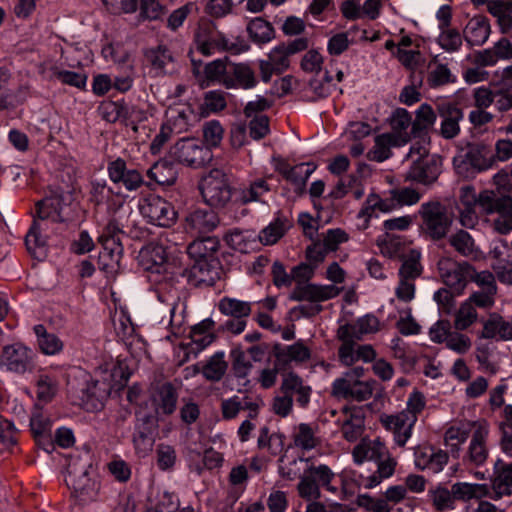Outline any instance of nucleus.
<instances>
[{"mask_svg": "<svg viewBox=\"0 0 512 512\" xmlns=\"http://www.w3.org/2000/svg\"><path fill=\"white\" fill-rule=\"evenodd\" d=\"M138 262L154 276L153 281L159 283L155 294L168 310L169 325L179 330L184 321V304L181 302L179 290L168 282H174L184 275L183 256L167 250L163 245L149 243L139 251Z\"/></svg>", "mask_w": 512, "mask_h": 512, "instance_id": "1", "label": "nucleus"}, {"mask_svg": "<svg viewBox=\"0 0 512 512\" xmlns=\"http://www.w3.org/2000/svg\"><path fill=\"white\" fill-rule=\"evenodd\" d=\"M130 377L127 366L117 363L111 370L110 380H95L83 370H76L69 381V392L73 400L87 411L93 412L103 407L112 389L122 388Z\"/></svg>", "mask_w": 512, "mask_h": 512, "instance_id": "2", "label": "nucleus"}, {"mask_svg": "<svg viewBox=\"0 0 512 512\" xmlns=\"http://www.w3.org/2000/svg\"><path fill=\"white\" fill-rule=\"evenodd\" d=\"M63 457L66 469L65 482L73 496L81 504L96 501L100 492V482L91 473L93 459L90 450H73Z\"/></svg>", "mask_w": 512, "mask_h": 512, "instance_id": "3", "label": "nucleus"}, {"mask_svg": "<svg viewBox=\"0 0 512 512\" xmlns=\"http://www.w3.org/2000/svg\"><path fill=\"white\" fill-rule=\"evenodd\" d=\"M345 277V271L337 262H333L326 270V278L333 284L299 283L291 292L290 299L312 303L333 299L341 293L336 284L343 283Z\"/></svg>", "mask_w": 512, "mask_h": 512, "instance_id": "4", "label": "nucleus"}, {"mask_svg": "<svg viewBox=\"0 0 512 512\" xmlns=\"http://www.w3.org/2000/svg\"><path fill=\"white\" fill-rule=\"evenodd\" d=\"M363 367H354L337 377L331 385V394L337 399L362 402L370 399L374 392L375 381L364 379Z\"/></svg>", "mask_w": 512, "mask_h": 512, "instance_id": "5", "label": "nucleus"}, {"mask_svg": "<svg viewBox=\"0 0 512 512\" xmlns=\"http://www.w3.org/2000/svg\"><path fill=\"white\" fill-rule=\"evenodd\" d=\"M412 164L406 173V179L420 184L429 185L436 181L440 174L439 159L429 154L425 144L414 143L407 154Z\"/></svg>", "mask_w": 512, "mask_h": 512, "instance_id": "6", "label": "nucleus"}, {"mask_svg": "<svg viewBox=\"0 0 512 512\" xmlns=\"http://www.w3.org/2000/svg\"><path fill=\"white\" fill-rule=\"evenodd\" d=\"M494 164L493 152L483 143L470 146L466 153L459 154L453 159L456 173L464 178H472L477 173L491 169Z\"/></svg>", "mask_w": 512, "mask_h": 512, "instance_id": "7", "label": "nucleus"}, {"mask_svg": "<svg viewBox=\"0 0 512 512\" xmlns=\"http://www.w3.org/2000/svg\"><path fill=\"white\" fill-rule=\"evenodd\" d=\"M204 202L214 208L224 207L231 199V188L227 175L221 169H212L199 183Z\"/></svg>", "mask_w": 512, "mask_h": 512, "instance_id": "8", "label": "nucleus"}, {"mask_svg": "<svg viewBox=\"0 0 512 512\" xmlns=\"http://www.w3.org/2000/svg\"><path fill=\"white\" fill-rule=\"evenodd\" d=\"M171 157L180 164L198 168L209 163L213 157L211 150L196 138H182L170 149Z\"/></svg>", "mask_w": 512, "mask_h": 512, "instance_id": "9", "label": "nucleus"}, {"mask_svg": "<svg viewBox=\"0 0 512 512\" xmlns=\"http://www.w3.org/2000/svg\"><path fill=\"white\" fill-rule=\"evenodd\" d=\"M353 460L356 464L373 461L377 465L376 473L367 478L366 488L378 486L382 480L391 477L396 469L397 461L388 452L381 450H352Z\"/></svg>", "mask_w": 512, "mask_h": 512, "instance_id": "10", "label": "nucleus"}, {"mask_svg": "<svg viewBox=\"0 0 512 512\" xmlns=\"http://www.w3.org/2000/svg\"><path fill=\"white\" fill-rule=\"evenodd\" d=\"M34 358V351L23 343L5 345L0 351V367L12 373L24 374L33 369Z\"/></svg>", "mask_w": 512, "mask_h": 512, "instance_id": "11", "label": "nucleus"}, {"mask_svg": "<svg viewBox=\"0 0 512 512\" xmlns=\"http://www.w3.org/2000/svg\"><path fill=\"white\" fill-rule=\"evenodd\" d=\"M419 213L423 220L424 230L433 239L443 238L452 224V217L444 205L439 202L423 203Z\"/></svg>", "mask_w": 512, "mask_h": 512, "instance_id": "12", "label": "nucleus"}, {"mask_svg": "<svg viewBox=\"0 0 512 512\" xmlns=\"http://www.w3.org/2000/svg\"><path fill=\"white\" fill-rule=\"evenodd\" d=\"M140 212L151 224L170 227L176 221L177 213L170 202L158 195H149L139 206Z\"/></svg>", "mask_w": 512, "mask_h": 512, "instance_id": "13", "label": "nucleus"}, {"mask_svg": "<svg viewBox=\"0 0 512 512\" xmlns=\"http://www.w3.org/2000/svg\"><path fill=\"white\" fill-rule=\"evenodd\" d=\"M438 267L443 282L456 294H461L471 276L472 267L466 262L458 263L449 258L441 259Z\"/></svg>", "mask_w": 512, "mask_h": 512, "instance_id": "14", "label": "nucleus"}, {"mask_svg": "<svg viewBox=\"0 0 512 512\" xmlns=\"http://www.w3.org/2000/svg\"><path fill=\"white\" fill-rule=\"evenodd\" d=\"M215 340L214 322L210 318L202 320L194 325L190 331V341L182 346L185 359L196 358L203 350Z\"/></svg>", "mask_w": 512, "mask_h": 512, "instance_id": "15", "label": "nucleus"}, {"mask_svg": "<svg viewBox=\"0 0 512 512\" xmlns=\"http://www.w3.org/2000/svg\"><path fill=\"white\" fill-rule=\"evenodd\" d=\"M409 135L405 133H382L374 138V146L367 153V158L376 162H383L392 155L393 147H401L407 144Z\"/></svg>", "mask_w": 512, "mask_h": 512, "instance_id": "16", "label": "nucleus"}, {"mask_svg": "<svg viewBox=\"0 0 512 512\" xmlns=\"http://www.w3.org/2000/svg\"><path fill=\"white\" fill-rule=\"evenodd\" d=\"M381 422L393 434L395 444L404 446L412 436L417 417L413 415L406 416V414L399 412L393 415H383Z\"/></svg>", "mask_w": 512, "mask_h": 512, "instance_id": "17", "label": "nucleus"}, {"mask_svg": "<svg viewBox=\"0 0 512 512\" xmlns=\"http://www.w3.org/2000/svg\"><path fill=\"white\" fill-rule=\"evenodd\" d=\"M196 114L188 103H173L165 114V124L169 125L175 133L187 131L196 119Z\"/></svg>", "mask_w": 512, "mask_h": 512, "instance_id": "18", "label": "nucleus"}, {"mask_svg": "<svg viewBox=\"0 0 512 512\" xmlns=\"http://www.w3.org/2000/svg\"><path fill=\"white\" fill-rule=\"evenodd\" d=\"M441 117L440 134L445 139H452L460 133V121L463 119V111L450 102L437 105Z\"/></svg>", "mask_w": 512, "mask_h": 512, "instance_id": "19", "label": "nucleus"}, {"mask_svg": "<svg viewBox=\"0 0 512 512\" xmlns=\"http://www.w3.org/2000/svg\"><path fill=\"white\" fill-rule=\"evenodd\" d=\"M110 180L122 184L127 190L133 191L143 184V177L136 169H128L126 162L120 158L108 165Z\"/></svg>", "mask_w": 512, "mask_h": 512, "instance_id": "20", "label": "nucleus"}, {"mask_svg": "<svg viewBox=\"0 0 512 512\" xmlns=\"http://www.w3.org/2000/svg\"><path fill=\"white\" fill-rule=\"evenodd\" d=\"M393 211V206H389L386 198H381L376 193H370L362 208L357 214L358 229L365 230L369 227L373 217H378V212L389 213Z\"/></svg>", "mask_w": 512, "mask_h": 512, "instance_id": "21", "label": "nucleus"}, {"mask_svg": "<svg viewBox=\"0 0 512 512\" xmlns=\"http://www.w3.org/2000/svg\"><path fill=\"white\" fill-rule=\"evenodd\" d=\"M219 223L217 215L207 209H195L186 217L185 228L192 235H201L213 231Z\"/></svg>", "mask_w": 512, "mask_h": 512, "instance_id": "22", "label": "nucleus"}, {"mask_svg": "<svg viewBox=\"0 0 512 512\" xmlns=\"http://www.w3.org/2000/svg\"><path fill=\"white\" fill-rule=\"evenodd\" d=\"M102 251L99 253V264L107 272H113L120 267L123 247L120 239H106L105 235H99Z\"/></svg>", "mask_w": 512, "mask_h": 512, "instance_id": "23", "label": "nucleus"}, {"mask_svg": "<svg viewBox=\"0 0 512 512\" xmlns=\"http://www.w3.org/2000/svg\"><path fill=\"white\" fill-rule=\"evenodd\" d=\"M490 32L488 19L477 16L468 21L463 30V37L469 46H481L488 40Z\"/></svg>", "mask_w": 512, "mask_h": 512, "instance_id": "24", "label": "nucleus"}, {"mask_svg": "<svg viewBox=\"0 0 512 512\" xmlns=\"http://www.w3.org/2000/svg\"><path fill=\"white\" fill-rule=\"evenodd\" d=\"M277 365H288L291 363L300 365L311 358V350L302 340L286 345L275 353Z\"/></svg>", "mask_w": 512, "mask_h": 512, "instance_id": "25", "label": "nucleus"}, {"mask_svg": "<svg viewBox=\"0 0 512 512\" xmlns=\"http://www.w3.org/2000/svg\"><path fill=\"white\" fill-rule=\"evenodd\" d=\"M460 202L464 206V209L460 211V222L467 228H473L478 221L475 212V207L478 205V194L474 187L467 185L461 188Z\"/></svg>", "mask_w": 512, "mask_h": 512, "instance_id": "26", "label": "nucleus"}, {"mask_svg": "<svg viewBox=\"0 0 512 512\" xmlns=\"http://www.w3.org/2000/svg\"><path fill=\"white\" fill-rule=\"evenodd\" d=\"M477 206L482 213L487 215L512 210V197L509 195L497 196L493 191L484 190L478 194Z\"/></svg>", "mask_w": 512, "mask_h": 512, "instance_id": "27", "label": "nucleus"}, {"mask_svg": "<svg viewBox=\"0 0 512 512\" xmlns=\"http://www.w3.org/2000/svg\"><path fill=\"white\" fill-rule=\"evenodd\" d=\"M219 248V241L215 237H206L194 240L187 248L188 255L196 262L213 261Z\"/></svg>", "mask_w": 512, "mask_h": 512, "instance_id": "28", "label": "nucleus"}, {"mask_svg": "<svg viewBox=\"0 0 512 512\" xmlns=\"http://www.w3.org/2000/svg\"><path fill=\"white\" fill-rule=\"evenodd\" d=\"M230 81L233 85H227V88H242L245 90L256 87L258 83L255 71L248 63H231Z\"/></svg>", "mask_w": 512, "mask_h": 512, "instance_id": "29", "label": "nucleus"}, {"mask_svg": "<svg viewBox=\"0 0 512 512\" xmlns=\"http://www.w3.org/2000/svg\"><path fill=\"white\" fill-rule=\"evenodd\" d=\"M481 337L512 340V320L506 321L496 313L491 314L483 324Z\"/></svg>", "mask_w": 512, "mask_h": 512, "instance_id": "30", "label": "nucleus"}, {"mask_svg": "<svg viewBox=\"0 0 512 512\" xmlns=\"http://www.w3.org/2000/svg\"><path fill=\"white\" fill-rule=\"evenodd\" d=\"M230 64L227 58L207 63L203 72L206 84H220L226 88L227 85H233L230 81Z\"/></svg>", "mask_w": 512, "mask_h": 512, "instance_id": "31", "label": "nucleus"}, {"mask_svg": "<svg viewBox=\"0 0 512 512\" xmlns=\"http://www.w3.org/2000/svg\"><path fill=\"white\" fill-rule=\"evenodd\" d=\"M448 461V454L444 450H416L415 465L420 470L440 472Z\"/></svg>", "mask_w": 512, "mask_h": 512, "instance_id": "32", "label": "nucleus"}, {"mask_svg": "<svg viewBox=\"0 0 512 512\" xmlns=\"http://www.w3.org/2000/svg\"><path fill=\"white\" fill-rule=\"evenodd\" d=\"M33 331L36 335L40 351L47 356H54L63 351V341L54 333H50L42 324L35 325Z\"/></svg>", "mask_w": 512, "mask_h": 512, "instance_id": "33", "label": "nucleus"}, {"mask_svg": "<svg viewBox=\"0 0 512 512\" xmlns=\"http://www.w3.org/2000/svg\"><path fill=\"white\" fill-rule=\"evenodd\" d=\"M377 246L386 258L402 259L406 255L407 243L401 236L386 233L378 237Z\"/></svg>", "mask_w": 512, "mask_h": 512, "instance_id": "34", "label": "nucleus"}, {"mask_svg": "<svg viewBox=\"0 0 512 512\" xmlns=\"http://www.w3.org/2000/svg\"><path fill=\"white\" fill-rule=\"evenodd\" d=\"M345 418L343 420V436L349 441H356L362 434L364 426V417L360 408H345Z\"/></svg>", "mask_w": 512, "mask_h": 512, "instance_id": "35", "label": "nucleus"}, {"mask_svg": "<svg viewBox=\"0 0 512 512\" xmlns=\"http://www.w3.org/2000/svg\"><path fill=\"white\" fill-rule=\"evenodd\" d=\"M147 58L151 64V73L154 76H161L172 70L173 57L164 46L150 49L147 52Z\"/></svg>", "mask_w": 512, "mask_h": 512, "instance_id": "36", "label": "nucleus"}, {"mask_svg": "<svg viewBox=\"0 0 512 512\" xmlns=\"http://www.w3.org/2000/svg\"><path fill=\"white\" fill-rule=\"evenodd\" d=\"M454 500L470 501L472 499H481L490 495V488L487 484H471L466 482H457L452 486Z\"/></svg>", "mask_w": 512, "mask_h": 512, "instance_id": "37", "label": "nucleus"}, {"mask_svg": "<svg viewBox=\"0 0 512 512\" xmlns=\"http://www.w3.org/2000/svg\"><path fill=\"white\" fill-rule=\"evenodd\" d=\"M488 12L497 18L503 33L512 29V0L491 1L488 3Z\"/></svg>", "mask_w": 512, "mask_h": 512, "instance_id": "38", "label": "nucleus"}, {"mask_svg": "<svg viewBox=\"0 0 512 512\" xmlns=\"http://www.w3.org/2000/svg\"><path fill=\"white\" fill-rule=\"evenodd\" d=\"M246 30L250 39L257 44L268 43L275 36L271 23L261 17H255L249 21Z\"/></svg>", "mask_w": 512, "mask_h": 512, "instance_id": "39", "label": "nucleus"}, {"mask_svg": "<svg viewBox=\"0 0 512 512\" xmlns=\"http://www.w3.org/2000/svg\"><path fill=\"white\" fill-rule=\"evenodd\" d=\"M218 31L209 28L197 30L194 38L195 48L204 56H211L218 52Z\"/></svg>", "mask_w": 512, "mask_h": 512, "instance_id": "40", "label": "nucleus"}, {"mask_svg": "<svg viewBox=\"0 0 512 512\" xmlns=\"http://www.w3.org/2000/svg\"><path fill=\"white\" fill-rule=\"evenodd\" d=\"M493 495H489L493 499H500L503 496L512 494V464L504 465L498 470L492 480Z\"/></svg>", "mask_w": 512, "mask_h": 512, "instance_id": "41", "label": "nucleus"}, {"mask_svg": "<svg viewBox=\"0 0 512 512\" xmlns=\"http://www.w3.org/2000/svg\"><path fill=\"white\" fill-rule=\"evenodd\" d=\"M190 459L195 470L201 473L204 468L214 469L219 467L223 461V456L217 450H191Z\"/></svg>", "mask_w": 512, "mask_h": 512, "instance_id": "42", "label": "nucleus"}, {"mask_svg": "<svg viewBox=\"0 0 512 512\" xmlns=\"http://www.w3.org/2000/svg\"><path fill=\"white\" fill-rule=\"evenodd\" d=\"M177 397L170 385L161 386L153 396L155 411L160 414H171L176 408Z\"/></svg>", "mask_w": 512, "mask_h": 512, "instance_id": "43", "label": "nucleus"}, {"mask_svg": "<svg viewBox=\"0 0 512 512\" xmlns=\"http://www.w3.org/2000/svg\"><path fill=\"white\" fill-rule=\"evenodd\" d=\"M428 69L427 83L431 88H437L455 81V76L447 64L432 61Z\"/></svg>", "mask_w": 512, "mask_h": 512, "instance_id": "44", "label": "nucleus"}, {"mask_svg": "<svg viewBox=\"0 0 512 512\" xmlns=\"http://www.w3.org/2000/svg\"><path fill=\"white\" fill-rule=\"evenodd\" d=\"M421 194L413 188L392 189L386 201L389 206H393V211L403 206H412L419 202Z\"/></svg>", "mask_w": 512, "mask_h": 512, "instance_id": "45", "label": "nucleus"}, {"mask_svg": "<svg viewBox=\"0 0 512 512\" xmlns=\"http://www.w3.org/2000/svg\"><path fill=\"white\" fill-rule=\"evenodd\" d=\"M293 440L296 448H316L321 445L320 437L309 424L301 423L294 428Z\"/></svg>", "mask_w": 512, "mask_h": 512, "instance_id": "46", "label": "nucleus"}, {"mask_svg": "<svg viewBox=\"0 0 512 512\" xmlns=\"http://www.w3.org/2000/svg\"><path fill=\"white\" fill-rule=\"evenodd\" d=\"M31 432L38 444H42L45 439H50L51 420L39 409H36L30 419Z\"/></svg>", "mask_w": 512, "mask_h": 512, "instance_id": "47", "label": "nucleus"}, {"mask_svg": "<svg viewBox=\"0 0 512 512\" xmlns=\"http://www.w3.org/2000/svg\"><path fill=\"white\" fill-rule=\"evenodd\" d=\"M147 175L160 185H171L176 181L177 173L174 166L167 161L156 162L148 171Z\"/></svg>", "mask_w": 512, "mask_h": 512, "instance_id": "48", "label": "nucleus"}, {"mask_svg": "<svg viewBox=\"0 0 512 512\" xmlns=\"http://www.w3.org/2000/svg\"><path fill=\"white\" fill-rule=\"evenodd\" d=\"M449 242L451 246L455 248L456 251H458L459 253L466 257L476 258L480 253L471 235L464 230H460L455 234L451 235V237L449 238Z\"/></svg>", "mask_w": 512, "mask_h": 512, "instance_id": "49", "label": "nucleus"}, {"mask_svg": "<svg viewBox=\"0 0 512 512\" xmlns=\"http://www.w3.org/2000/svg\"><path fill=\"white\" fill-rule=\"evenodd\" d=\"M270 187L265 179H256L239 190V200L246 204L260 201L261 197L268 193Z\"/></svg>", "mask_w": 512, "mask_h": 512, "instance_id": "50", "label": "nucleus"}, {"mask_svg": "<svg viewBox=\"0 0 512 512\" xmlns=\"http://www.w3.org/2000/svg\"><path fill=\"white\" fill-rule=\"evenodd\" d=\"M287 228V221L277 218L261 230L259 240L264 245H273L285 234Z\"/></svg>", "mask_w": 512, "mask_h": 512, "instance_id": "51", "label": "nucleus"}, {"mask_svg": "<svg viewBox=\"0 0 512 512\" xmlns=\"http://www.w3.org/2000/svg\"><path fill=\"white\" fill-rule=\"evenodd\" d=\"M224 357L225 353L223 351H218L211 356L202 371L206 379L219 381L224 376L227 369V363Z\"/></svg>", "mask_w": 512, "mask_h": 512, "instance_id": "52", "label": "nucleus"}, {"mask_svg": "<svg viewBox=\"0 0 512 512\" xmlns=\"http://www.w3.org/2000/svg\"><path fill=\"white\" fill-rule=\"evenodd\" d=\"M478 319L476 308L469 301H463L455 313L454 327L457 330H466Z\"/></svg>", "mask_w": 512, "mask_h": 512, "instance_id": "53", "label": "nucleus"}, {"mask_svg": "<svg viewBox=\"0 0 512 512\" xmlns=\"http://www.w3.org/2000/svg\"><path fill=\"white\" fill-rule=\"evenodd\" d=\"M217 265V260L196 262L192 267V273L198 282L212 285L218 278Z\"/></svg>", "mask_w": 512, "mask_h": 512, "instance_id": "54", "label": "nucleus"}, {"mask_svg": "<svg viewBox=\"0 0 512 512\" xmlns=\"http://www.w3.org/2000/svg\"><path fill=\"white\" fill-rule=\"evenodd\" d=\"M402 259L403 263L398 272L399 278H408V280L415 281L422 272L419 262L420 253L416 250H410L409 254Z\"/></svg>", "mask_w": 512, "mask_h": 512, "instance_id": "55", "label": "nucleus"}, {"mask_svg": "<svg viewBox=\"0 0 512 512\" xmlns=\"http://www.w3.org/2000/svg\"><path fill=\"white\" fill-rule=\"evenodd\" d=\"M437 37L438 45L446 52L453 53L460 50L462 46V35L454 28L446 27L440 29Z\"/></svg>", "mask_w": 512, "mask_h": 512, "instance_id": "56", "label": "nucleus"}, {"mask_svg": "<svg viewBox=\"0 0 512 512\" xmlns=\"http://www.w3.org/2000/svg\"><path fill=\"white\" fill-rule=\"evenodd\" d=\"M219 310L225 315L241 318L250 314L251 306L249 302L225 297L219 302Z\"/></svg>", "mask_w": 512, "mask_h": 512, "instance_id": "57", "label": "nucleus"}, {"mask_svg": "<svg viewBox=\"0 0 512 512\" xmlns=\"http://www.w3.org/2000/svg\"><path fill=\"white\" fill-rule=\"evenodd\" d=\"M470 426H471V423L469 421H467V422H460L458 424H455V425L449 427L446 430L445 436H444L445 444L447 446H450L451 448H458L468 438Z\"/></svg>", "mask_w": 512, "mask_h": 512, "instance_id": "58", "label": "nucleus"}, {"mask_svg": "<svg viewBox=\"0 0 512 512\" xmlns=\"http://www.w3.org/2000/svg\"><path fill=\"white\" fill-rule=\"evenodd\" d=\"M226 244L235 251L246 253L252 247V234L238 229L232 230L224 237Z\"/></svg>", "mask_w": 512, "mask_h": 512, "instance_id": "59", "label": "nucleus"}, {"mask_svg": "<svg viewBox=\"0 0 512 512\" xmlns=\"http://www.w3.org/2000/svg\"><path fill=\"white\" fill-rule=\"evenodd\" d=\"M315 169L316 166L313 163H300L287 169L284 176L294 185L303 186Z\"/></svg>", "mask_w": 512, "mask_h": 512, "instance_id": "60", "label": "nucleus"}, {"mask_svg": "<svg viewBox=\"0 0 512 512\" xmlns=\"http://www.w3.org/2000/svg\"><path fill=\"white\" fill-rule=\"evenodd\" d=\"M429 495L436 510L444 511L454 508V496L452 489L449 490L445 487L438 486L435 489L429 490Z\"/></svg>", "mask_w": 512, "mask_h": 512, "instance_id": "61", "label": "nucleus"}, {"mask_svg": "<svg viewBox=\"0 0 512 512\" xmlns=\"http://www.w3.org/2000/svg\"><path fill=\"white\" fill-rule=\"evenodd\" d=\"M437 116L433 108L427 104H421L416 110V119L413 122V130H427L436 122Z\"/></svg>", "mask_w": 512, "mask_h": 512, "instance_id": "62", "label": "nucleus"}, {"mask_svg": "<svg viewBox=\"0 0 512 512\" xmlns=\"http://www.w3.org/2000/svg\"><path fill=\"white\" fill-rule=\"evenodd\" d=\"M224 129L220 122L216 120L208 121L203 126V137L206 145L210 150L211 148L220 145L223 139Z\"/></svg>", "mask_w": 512, "mask_h": 512, "instance_id": "63", "label": "nucleus"}, {"mask_svg": "<svg viewBox=\"0 0 512 512\" xmlns=\"http://www.w3.org/2000/svg\"><path fill=\"white\" fill-rule=\"evenodd\" d=\"M291 55L286 50L285 44L273 47L268 53V60L274 65L276 73H282L289 68Z\"/></svg>", "mask_w": 512, "mask_h": 512, "instance_id": "64", "label": "nucleus"}]
</instances>
